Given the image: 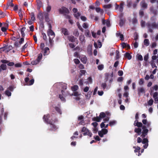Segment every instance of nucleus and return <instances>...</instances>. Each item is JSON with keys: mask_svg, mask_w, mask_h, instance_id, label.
<instances>
[{"mask_svg": "<svg viewBox=\"0 0 158 158\" xmlns=\"http://www.w3.org/2000/svg\"><path fill=\"white\" fill-rule=\"evenodd\" d=\"M44 121L46 123L50 124V128L48 129L50 131H55L57 129L56 126L54 124V123L56 121V118H53L52 115L48 114L44 115L43 117Z\"/></svg>", "mask_w": 158, "mask_h": 158, "instance_id": "nucleus-1", "label": "nucleus"}, {"mask_svg": "<svg viewBox=\"0 0 158 158\" xmlns=\"http://www.w3.org/2000/svg\"><path fill=\"white\" fill-rule=\"evenodd\" d=\"M81 132H84L83 134L84 135H87L90 137H92V133L90 131H89L85 127H83L81 130Z\"/></svg>", "mask_w": 158, "mask_h": 158, "instance_id": "nucleus-2", "label": "nucleus"}, {"mask_svg": "<svg viewBox=\"0 0 158 158\" xmlns=\"http://www.w3.org/2000/svg\"><path fill=\"white\" fill-rule=\"evenodd\" d=\"M59 11L61 14H69V11L68 9L65 7L63 6L61 8L59 9Z\"/></svg>", "mask_w": 158, "mask_h": 158, "instance_id": "nucleus-3", "label": "nucleus"}, {"mask_svg": "<svg viewBox=\"0 0 158 158\" xmlns=\"http://www.w3.org/2000/svg\"><path fill=\"white\" fill-rule=\"evenodd\" d=\"M29 78L28 77H26L25 78V81L27 85H32L34 82V80L32 79L30 81H29Z\"/></svg>", "mask_w": 158, "mask_h": 158, "instance_id": "nucleus-4", "label": "nucleus"}, {"mask_svg": "<svg viewBox=\"0 0 158 158\" xmlns=\"http://www.w3.org/2000/svg\"><path fill=\"white\" fill-rule=\"evenodd\" d=\"M142 141V143L144 145L143 146V147L144 149L147 148L148 146V140L147 138H143Z\"/></svg>", "mask_w": 158, "mask_h": 158, "instance_id": "nucleus-5", "label": "nucleus"}, {"mask_svg": "<svg viewBox=\"0 0 158 158\" xmlns=\"http://www.w3.org/2000/svg\"><path fill=\"white\" fill-rule=\"evenodd\" d=\"M140 5L141 7L144 9H147L148 7V4L146 2L145 0H142L141 2Z\"/></svg>", "mask_w": 158, "mask_h": 158, "instance_id": "nucleus-6", "label": "nucleus"}, {"mask_svg": "<svg viewBox=\"0 0 158 158\" xmlns=\"http://www.w3.org/2000/svg\"><path fill=\"white\" fill-rule=\"evenodd\" d=\"M148 132V129L143 130L142 131H141V134H142L140 135L141 137L142 138L145 137L147 135Z\"/></svg>", "mask_w": 158, "mask_h": 158, "instance_id": "nucleus-7", "label": "nucleus"}, {"mask_svg": "<svg viewBox=\"0 0 158 158\" xmlns=\"http://www.w3.org/2000/svg\"><path fill=\"white\" fill-rule=\"evenodd\" d=\"M150 10L154 16H156L158 14V11L157 10L154 9L153 7H151L150 8Z\"/></svg>", "mask_w": 158, "mask_h": 158, "instance_id": "nucleus-8", "label": "nucleus"}, {"mask_svg": "<svg viewBox=\"0 0 158 158\" xmlns=\"http://www.w3.org/2000/svg\"><path fill=\"white\" fill-rule=\"evenodd\" d=\"M138 94L139 96H140L141 93H145V89L143 87L139 88L138 89Z\"/></svg>", "mask_w": 158, "mask_h": 158, "instance_id": "nucleus-9", "label": "nucleus"}, {"mask_svg": "<svg viewBox=\"0 0 158 158\" xmlns=\"http://www.w3.org/2000/svg\"><path fill=\"white\" fill-rule=\"evenodd\" d=\"M68 39L69 41L72 42H75L76 40H77L76 38L75 37L73 36L72 35L68 36Z\"/></svg>", "mask_w": 158, "mask_h": 158, "instance_id": "nucleus-10", "label": "nucleus"}, {"mask_svg": "<svg viewBox=\"0 0 158 158\" xmlns=\"http://www.w3.org/2000/svg\"><path fill=\"white\" fill-rule=\"evenodd\" d=\"M47 34L49 36L50 35L52 36V38H53L55 36V33L52 29L49 30V31H48Z\"/></svg>", "mask_w": 158, "mask_h": 158, "instance_id": "nucleus-11", "label": "nucleus"}, {"mask_svg": "<svg viewBox=\"0 0 158 158\" xmlns=\"http://www.w3.org/2000/svg\"><path fill=\"white\" fill-rule=\"evenodd\" d=\"M142 129L140 128H135L134 130L135 132L137 133L138 135H140L141 133Z\"/></svg>", "mask_w": 158, "mask_h": 158, "instance_id": "nucleus-12", "label": "nucleus"}, {"mask_svg": "<svg viewBox=\"0 0 158 158\" xmlns=\"http://www.w3.org/2000/svg\"><path fill=\"white\" fill-rule=\"evenodd\" d=\"M61 32L63 34L65 35H69V32L67 30L64 28H61Z\"/></svg>", "mask_w": 158, "mask_h": 158, "instance_id": "nucleus-13", "label": "nucleus"}, {"mask_svg": "<svg viewBox=\"0 0 158 158\" xmlns=\"http://www.w3.org/2000/svg\"><path fill=\"white\" fill-rule=\"evenodd\" d=\"M126 21V20L125 19L121 18L120 19V20L119 21V25L120 26V27L123 26V25L124 24V23Z\"/></svg>", "mask_w": 158, "mask_h": 158, "instance_id": "nucleus-14", "label": "nucleus"}, {"mask_svg": "<svg viewBox=\"0 0 158 158\" xmlns=\"http://www.w3.org/2000/svg\"><path fill=\"white\" fill-rule=\"evenodd\" d=\"M37 18L40 20V21H43L44 19L43 14L41 13H39L37 16Z\"/></svg>", "mask_w": 158, "mask_h": 158, "instance_id": "nucleus-15", "label": "nucleus"}, {"mask_svg": "<svg viewBox=\"0 0 158 158\" xmlns=\"http://www.w3.org/2000/svg\"><path fill=\"white\" fill-rule=\"evenodd\" d=\"M49 49L48 47H46L44 48V55H47L48 54L49 52Z\"/></svg>", "mask_w": 158, "mask_h": 158, "instance_id": "nucleus-16", "label": "nucleus"}, {"mask_svg": "<svg viewBox=\"0 0 158 158\" xmlns=\"http://www.w3.org/2000/svg\"><path fill=\"white\" fill-rule=\"evenodd\" d=\"M124 56L129 60L131 59L132 58L129 52H126Z\"/></svg>", "mask_w": 158, "mask_h": 158, "instance_id": "nucleus-17", "label": "nucleus"}, {"mask_svg": "<svg viewBox=\"0 0 158 158\" xmlns=\"http://www.w3.org/2000/svg\"><path fill=\"white\" fill-rule=\"evenodd\" d=\"M78 86L77 85H74L71 87V89L73 91H76L78 89Z\"/></svg>", "mask_w": 158, "mask_h": 158, "instance_id": "nucleus-18", "label": "nucleus"}, {"mask_svg": "<svg viewBox=\"0 0 158 158\" xmlns=\"http://www.w3.org/2000/svg\"><path fill=\"white\" fill-rule=\"evenodd\" d=\"M0 67L2 70H5L6 69V64H1Z\"/></svg>", "mask_w": 158, "mask_h": 158, "instance_id": "nucleus-19", "label": "nucleus"}, {"mask_svg": "<svg viewBox=\"0 0 158 158\" xmlns=\"http://www.w3.org/2000/svg\"><path fill=\"white\" fill-rule=\"evenodd\" d=\"M101 119L99 117H97L93 118V120L94 121H96L97 122H100L101 121Z\"/></svg>", "mask_w": 158, "mask_h": 158, "instance_id": "nucleus-20", "label": "nucleus"}, {"mask_svg": "<svg viewBox=\"0 0 158 158\" xmlns=\"http://www.w3.org/2000/svg\"><path fill=\"white\" fill-rule=\"evenodd\" d=\"M85 35L87 37H90L91 34L89 32V31L88 30H86L85 32Z\"/></svg>", "mask_w": 158, "mask_h": 158, "instance_id": "nucleus-21", "label": "nucleus"}, {"mask_svg": "<svg viewBox=\"0 0 158 158\" xmlns=\"http://www.w3.org/2000/svg\"><path fill=\"white\" fill-rule=\"evenodd\" d=\"M42 56V55L41 53H40L38 54L37 58L36 59L39 62L41 60Z\"/></svg>", "mask_w": 158, "mask_h": 158, "instance_id": "nucleus-22", "label": "nucleus"}, {"mask_svg": "<svg viewBox=\"0 0 158 158\" xmlns=\"http://www.w3.org/2000/svg\"><path fill=\"white\" fill-rule=\"evenodd\" d=\"M48 6L46 7V10L48 12H49L51 9V6L49 4L48 2Z\"/></svg>", "mask_w": 158, "mask_h": 158, "instance_id": "nucleus-23", "label": "nucleus"}, {"mask_svg": "<svg viewBox=\"0 0 158 158\" xmlns=\"http://www.w3.org/2000/svg\"><path fill=\"white\" fill-rule=\"evenodd\" d=\"M44 18L45 21L47 22H48L50 21V19L49 17V15L48 14H46L44 16Z\"/></svg>", "mask_w": 158, "mask_h": 158, "instance_id": "nucleus-24", "label": "nucleus"}, {"mask_svg": "<svg viewBox=\"0 0 158 158\" xmlns=\"http://www.w3.org/2000/svg\"><path fill=\"white\" fill-rule=\"evenodd\" d=\"M144 44L146 46H148L149 45V40L148 39H145L144 40Z\"/></svg>", "mask_w": 158, "mask_h": 158, "instance_id": "nucleus-25", "label": "nucleus"}, {"mask_svg": "<svg viewBox=\"0 0 158 158\" xmlns=\"http://www.w3.org/2000/svg\"><path fill=\"white\" fill-rule=\"evenodd\" d=\"M116 123V122L115 120H113L112 121H110L109 122V125L111 127H112Z\"/></svg>", "mask_w": 158, "mask_h": 158, "instance_id": "nucleus-26", "label": "nucleus"}, {"mask_svg": "<svg viewBox=\"0 0 158 158\" xmlns=\"http://www.w3.org/2000/svg\"><path fill=\"white\" fill-rule=\"evenodd\" d=\"M30 15H31V19L32 21H35V15H34V13L33 12H31L30 14Z\"/></svg>", "mask_w": 158, "mask_h": 158, "instance_id": "nucleus-27", "label": "nucleus"}, {"mask_svg": "<svg viewBox=\"0 0 158 158\" xmlns=\"http://www.w3.org/2000/svg\"><path fill=\"white\" fill-rule=\"evenodd\" d=\"M5 94L8 97H10L11 96V92L9 91L8 90H6L5 92Z\"/></svg>", "mask_w": 158, "mask_h": 158, "instance_id": "nucleus-28", "label": "nucleus"}, {"mask_svg": "<svg viewBox=\"0 0 158 158\" xmlns=\"http://www.w3.org/2000/svg\"><path fill=\"white\" fill-rule=\"evenodd\" d=\"M28 46V44L27 43H26L23 46V47L22 49V52H24L25 51V50L26 48Z\"/></svg>", "mask_w": 158, "mask_h": 158, "instance_id": "nucleus-29", "label": "nucleus"}, {"mask_svg": "<svg viewBox=\"0 0 158 158\" xmlns=\"http://www.w3.org/2000/svg\"><path fill=\"white\" fill-rule=\"evenodd\" d=\"M116 56H115V59L118 60L120 58L119 54V52L118 50H116Z\"/></svg>", "mask_w": 158, "mask_h": 158, "instance_id": "nucleus-30", "label": "nucleus"}, {"mask_svg": "<svg viewBox=\"0 0 158 158\" xmlns=\"http://www.w3.org/2000/svg\"><path fill=\"white\" fill-rule=\"evenodd\" d=\"M106 115L105 113L104 112H102L100 113L99 116L101 119L102 118H104L105 117H106Z\"/></svg>", "mask_w": 158, "mask_h": 158, "instance_id": "nucleus-31", "label": "nucleus"}, {"mask_svg": "<svg viewBox=\"0 0 158 158\" xmlns=\"http://www.w3.org/2000/svg\"><path fill=\"white\" fill-rule=\"evenodd\" d=\"M112 5L111 4H109L107 5H104L103 6V8H105L109 9L111 7Z\"/></svg>", "mask_w": 158, "mask_h": 158, "instance_id": "nucleus-32", "label": "nucleus"}, {"mask_svg": "<svg viewBox=\"0 0 158 158\" xmlns=\"http://www.w3.org/2000/svg\"><path fill=\"white\" fill-rule=\"evenodd\" d=\"M151 64L152 68H154V67L156 68H157V67L156 65V64L154 63V60H152L151 62Z\"/></svg>", "mask_w": 158, "mask_h": 158, "instance_id": "nucleus-33", "label": "nucleus"}, {"mask_svg": "<svg viewBox=\"0 0 158 158\" xmlns=\"http://www.w3.org/2000/svg\"><path fill=\"white\" fill-rule=\"evenodd\" d=\"M0 15H1V18H4L6 15V14L1 10H0Z\"/></svg>", "mask_w": 158, "mask_h": 158, "instance_id": "nucleus-34", "label": "nucleus"}, {"mask_svg": "<svg viewBox=\"0 0 158 158\" xmlns=\"http://www.w3.org/2000/svg\"><path fill=\"white\" fill-rule=\"evenodd\" d=\"M55 109L56 111L59 114H61V111L60 109L58 107H55Z\"/></svg>", "mask_w": 158, "mask_h": 158, "instance_id": "nucleus-35", "label": "nucleus"}, {"mask_svg": "<svg viewBox=\"0 0 158 158\" xmlns=\"http://www.w3.org/2000/svg\"><path fill=\"white\" fill-rule=\"evenodd\" d=\"M42 35L43 36V39L45 41H47L48 39L46 34L44 33H42Z\"/></svg>", "mask_w": 158, "mask_h": 158, "instance_id": "nucleus-36", "label": "nucleus"}, {"mask_svg": "<svg viewBox=\"0 0 158 158\" xmlns=\"http://www.w3.org/2000/svg\"><path fill=\"white\" fill-rule=\"evenodd\" d=\"M78 84L81 86H83V81L82 79L80 80L78 82Z\"/></svg>", "mask_w": 158, "mask_h": 158, "instance_id": "nucleus-37", "label": "nucleus"}, {"mask_svg": "<svg viewBox=\"0 0 158 158\" xmlns=\"http://www.w3.org/2000/svg\"><path fill=\"white\" fill-rule=\"evenodd\" d=\"M39 62L36 59L35 60H33L31 61V64L33 65H36Z\"/></svg>", "mask_w": 158, "mask_h": 158, "instance_id": "nucleus-38", "label": "nucleus"}, {"mask_svg": "<svg viewBox=\"0 0 158 158\" xmlns=\"http://www.w3.org/2000/svg\"><path fill=\"white\" fill-rule=\"evenodd\" d=\"M153 99L152 98L148 102V105L149 106L152 105L153 104Z\"/></svg>", "mask_w": 158, "mask_h": 158, "instance_id": "nucleus-39", "label": "nucleus"}, {"mask_svg": "<svg viewBox=\"0 0 158 158\" xmlns=\"http://www.w3.org/2000/svg\"><path fill=\"white\" fill-rule=\"evenodd\" d=\"M123 3H121L120 4V6H119V10L120 12H122L123 10Z\"/></svg>", "mask_w": 158, "mask_h": 158, "instance_id": "nucleus-40", "label": "nucleus"}, {"mask_svg": "<svg viewBox=\"0 0 158 158\" xmlns=\"http://www.w3.org/2000/svg\"><path fill=\"white\" fill-rule=\"evenodd\" d=\"M13 0H11L10 2L8 3V6H10L11 7H13L14 6V4L13 3Z\"/></svg>", "mask_w": 158, "mask_h": 158, "instance_id": "nucleus-41", "label": "nucleus"}, {"mask_svg": "<svg viewBox=\"0 0 158 158\" xmlns=\"http://www.w3.org/2000/svg\"><path fill=\"white\" fill-rule=\"evenodd\" d=\"M138 20L136 18H134L132 19V23L134 24L137 23Z\"/></svg>", "mask_w": 158, "mask_h": 158, "instance_id": "nucleus-42", "label": "nucleus"}, {"mask_svg": "<svg viewBox=\"0 0 158 158\" xmlns=\"http://www.w3.org/2000/svg\"><path fill=\"white\" fill-rule=\"evenodd\" d=\"M14 88L13 86H10L7 88V89L10 92H12L13 91Z\"/></svg>", "mask_w": 158, "mask_h": 158, "instance_id": "nucleus-43", "label": "nucleus"}, {"mask_svg": "<svg viewBox=\"0 0 158 158\" xmlns=\"http://www.w3.org/2000/svg\"><path fill=\"white\" fill-rule=\"evenodd\" d=\"M103 133V134L105 135L108 132V130L105 128L102 129L101 131Z\"/></svg>", "mask_w": 158, "mask_h": 158, "instance_id": "nucleus-44", "label": "nucleus"}, {"mask_svg": "<svg viewBox=\"0 0 158 158\" xmlns=\"http://www.w3.org/2000/svg\"><path fill=\"white\" fill-rule=\"evenodd\" d=\"M96 10L97 12H100L101 13L103 12V11L101 9L100 7H97L95 9Z\"/></svg>", "mask_w": 158, "mask_h": 158, "instance_id": "nucleus-45", "label": "nucleus"}, {"mask_svg": "<svg viewBox=\"0 0 158 158\" xmlns=\"http://www.w3.org/2000/svg\"><path fill=\"white\" fill-rule=\"evenodd\" d=\"M73 35L76 37H78L79 36V33L77 30H76L74 31Z\"/></svg>", "mask_w": 158, "mask_h": 158, "instance_id": "nucleus-46", "label": "nucleus"}, {"mask_svg": "<svg viewBox=\"0 0 158 158\" xmlns=\"http://www.w3.org/2000/svg\"><path fill=\"white\" fill-rule=\"evenodd\" d=\"M59 98L61 99V100L62 101H65V98L64 97L62 96V94H60L59 95Z\"/></svg>", "mask_w": 158, "mask_h": 158, "instance_id": "nucleus-47", "label": "nucleus"}, {"mask_svg": "<svg viewBox=\"0 0 158 158\" xmlns=\"http://www.w3.org/2000/svg\"><path fill=\"white\" fill-rule=\"evenodd\" d=\"M139 15L141 18H142L144 15V13L143 11L140 10L139 12Z\"/></svg>", "mask_w": 158, "mask_h": 158, "instance_id": "nucleus-48", "label": "nucleus"}, {"mask_svg": "<svg viewBox=\"0 0 158 158\" xmlns=\"http://www.w3.org/2000/svg\"><path fill=\"white\" fill-rule=\"evenodd\" d=\"M79 39L81 42H83L84 40V37L83 35H81L79 36Z\"/></svg>", "mask_w": 158, "mask_h": 158, "instance_id": "nucleus-49", "label": "nucleus"}, {"mask_svg": "<svg viewBox=\"0 0 158 158\" xmlns=\"http://www.w3.org/2000/svg\"><path fill=\"white\" fill-rule=\"evenodd\" d=\"M74 16L77 19H78L81 15V14L79 12H77V13L74 14Z\"/></svg>", "mask_w": 158, "mask_h": 158, "instance_id": "nucleus-50", "label": "nucleus"}, {"mask_svg": "<svg viewBox=\"0 0 158 158\" xmlns=\"http://www.w3.org/2000/svg\"><path fill=\"white\" fill-rule=\"evenodd\" d=\"M144 83V80L143 78H141L140 79L139 81V85H141L143 84Z\"/></svg>", "mask_w": 158, "mask_h": 158, "instance_id": "nucleus-51", "label": "nucleus"}, {"mask_svg": "<svg viewBox=\"0 0 158 158\" xmlns=\"http://www.w3.org/2000/svg\"><path fill=\"white\" fill-rule=\"evenodd\" d=\"M101 86L105 89L107 86V84L105 83H102L101 84Z\"/></svg>", "mask_w": 158, "mask_h": 158, "instance_id": "nucleus-52", "label": "nucleus"}, {"mask_svg": "<svg viewBox=\"0 0 158 158\" xmlns=\"http://www.w3.org/2000/svg\"><path fill=\"white\" fill-rule=\"evenodd\" d=\"M37 3L38 5L40 6L42 5V3L40 0H36Z\"/></svg>", "mask_w": 158, "mask_h": 158, "instance_id": "nucleus-53", "label": "nucleus"}, {"mask_svg": "<svg viewBox=\"0 0 158 158\" xmlns=\"http://www.w3.org/2000/svg\"><path fill=\"white\" fill-rule=\"evenodd\" d=\"M137 124L136 125L139 128L142 127L143 126V124L141 122H138Z\"/></svg>", "mask_w": 158, "mask_h": 158, "instance_id": "nucleus-54", "label": "nucleus"}, {"mask_svg": "<svg viewBox=\"0 0 158 158\" xmlns=\"http://www.w3.org/2000/svg\"><path fill=\"white\" fill-rule=\"evenodd\" d=\"M98 134L99 136L101 137H103V135H104V134H103L102 132V131H98Z\"/></svg>", "mask_w": 158, "mask_h": 158, "instance_id": "nucleus-55", "label": "nucleus"}, {"mask_svg": "<svg viewBox=\"0 0 158 158\" xmlns=\"http://www.w3.org/2000/svg\"><path fill=\"white\" fill-rule=\"evenodd\" d=\"M53 38H51L50 37H49V43L51 44V45H52L53 42V41L52 40V39Z\"/></svg>", "mask_w": 158, "mask_h": 158, "instance_id": "nucleus-56", "label": "nucleus"}, {"mask_svg": "<svg viewBox=\"0 0 158 158\" xmlns=\"http://www.w3.org/2000/svg\"><path fill=\"white\" fill-rule=\"evenodd\" d=\"M103 68V65L102 64H100L98 66V69L100 70H102Z\"/></svg>", "mask_w": 158, "mask_h": 158, "instance_id": "nucleus-57", "label": "nucleus"}, {"mask_svg": "<svg viewBox=\"0 0 158 158\" xmlns=\"http://www.w3.org/2000/svg\"><path fill=\"white\" fill-rule=\"evenodd\" d=\"M123 74V72L122 70H119L118 72V75L119 76H122Z\"/></svg>", "mask_w": 158, "mask_h": 158, "instance_id": "nucleus-58", "label": "nucleus"}, {"mask_svg": "<svg viewBox=\"0 0 158 158\" xmlns=\"http://www.w3.org/2000/svg\"><path fill=\"white\" fill-rule=\"evenodd\" d=\"M148 59V55L147 54L145 55L144 57V60L146 61H147Z\"/></svg>", "mask_w": 158, "mask_h": 158, "instance_id": "nucleus-59", "label": "nucleus"}, {"mask_svg": "<svg viewBox=\"0 0 158 158\" xmlns=\"http://www.w3.org/2000/svg\"><path fill=\"white\" fill-rule=\"evenodd\" d=\"M22 64L20 63H17L15 64V66L16 67H22Z\"/></svg>", "mask_w": 158, "mask_h": 158, "instance_id": "nucleus-60", "label": "nucleus"}, {"mask_svg": "<svg viewBox=\"0 0 158 158\" xmlns=\"http://www.w3.org/2000/svg\"><path fill=\"white\" fill-rule=\"evenodd\" d=\"M19 42L16 41L14 44V45L16 48L19 47Z\"/></svg>", "mask_w": 158, "mask_h": 158, "instance_id": "nucleus-61", "label": "nucleus"}, {"mask_svg": "<svg viewBox=\"0 0 158 158\" xmlns=\"http://www.w3.org/2000/svg\"><path fill=\"white\" fill-rule=\"evenodd\" d=\"M140 149V148L139 146H137L136 147V148L134 152H139V151Z\"/></svg>", "mask_w": 158, "mask_h": 158, "instance_id": "nucleus-62", "label": "nucleus"}, {"mask_svg": "<svg viewBox=\"0 0 158 158\" xmlns=\"http://www.w3.org/2000/svg\"><path fill=\"white\" fill-rule=\"evenodd\" d=\"M81 19L83 21H85L86 20V18L84 16H81Z\"/></svg>", "mask_w": 158, "mask_h": 158, "instance_id": "nucleus-63", "label": "nucleus"}, {"mask_svg": "<svg viewBox=\"0 0 158 158\" xmlns=\"http://www.w3.org/2000/svg\"><path fill=\"white\" fill-rule=\"evenodd\" d=\"M138 59L140 61H142L143 60V58L142 56L141 55H139L138 56Z\"/></svg>", "mask_w": 158, "mask_h": 158, "instance_id": "nucleus-64", "label": "nucleus"}]
</instances>
